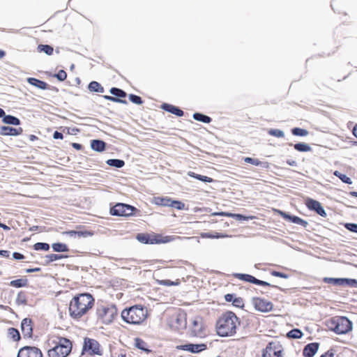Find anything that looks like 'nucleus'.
Returning a JSON list of instances; mask_svg holds the SVG:
<instances>
[{
  "mask_svg": "<svg viewBox=\"0 0 357 357\" xmlns=\"http://www.w3.org/2000/svg\"><path fill=\"white\" fill-rule=\"evenodd\" d=\"M34 250H45L47 251L50 249V245L45 243H36L34 245Z\"/></svg>",
  "mask_w": 357,
  "mask_h": 357,
  "instance_id": "nucleus-42",
  "label": "nucleus"
},
{
  "mask_svg": "<svg viewBox=\"0 0 357 357\" xmlns=\"http://www.w3.org/2000/svg\"><path fill=\"white\" fill-rule=\"evenodd\" d=\"M62 234L63 235H68L71 237H75V236H76V231H74V230L66 231L62 232Z\"/></svg>",
  "mask_w": 357,
  "mask_h": 357,
  "instance_id": "nucleus-55",
  "label": "nucleus"
},
{
  "mask_svg": "<svg viewBox=\"0 0 357 357\" xmlns=\"http://www.w3.org/2000/svg\"><path fill=\"white\" fill-rule=\"evenodd\" d=\"M72 350L71 342L64 337L60 338L57 344L47 351L49 357H66Z\"/></svg>",
  "mask_w": 357,
  "mask_h": 357,
  "instance_id": "nucleus-5",
  "label": "nucleus"
},
{
  "mask_svg": "<svg viewBox=\"0 0 357 357\" xmlns=\"http://www.w3.org/2000/svg\"><path fill=\"white\" fill-rule=\"evenodd\" d=\"M319 349L317 343H310L306 345L303 349V354L305 357H312L317 353Z\"/></svg>",
  "mask_w": 357,
  "mask_h": 357,
  "instance_id": "nucleus-20",
  "label": "nucleus"
},
{
  "mask_svg": "<svg viewBox=\"0 0 357 357\" xmlns=\"http://www.w3.org/2000/svg\"><path fill=\"white\" fill-rule=\"evenodd\" d=\"M206 326L203 319L196 316L192 319L190 326L191 335L195 337H202L205 335Z\"/></svg>",
  "mask_w": 357,
  "mask_h": 357,
  "instance_id": "nucleus-8",
  "label": "nucleus"
},
{
  "mask_svg": "<svg viewBox=\"0 0 357 357\" xmlns=\"http://www.w3.org/2000/svg\"><path fill=\"white\" fill-rule=\"evenodd\" d=\"M135 346L141 350L149 351V350L146 349L145 342H144L142 340L139 338L135 339Z\"/></svg>",
  "mask_w": 357,
  "mask_h": 357,
  "instance_id": "nucleus-41",
  "label": "nucleus"
},
{
  "mask_svg": "<svg viewBox=\"0 0 357 357\" xmlns=\"http://www.w3.org/2000/svg\"><path fill=\"white\" fill-rule=\"evenodd\" d=\"M274 211L275 213H277L278 214L280 215L285 220H289L293 223L302 225L305 227H307V222L305 220L300 218L299 217H297L295 215H290L284 213V211H282L278 209H274Z\"/></svg>",
  "mask_w": 357,
  "mask_h": 357,
  "instance_id": "nucleus-16",
  "label": "nucleus"
},
{
  "mask_svg": "<svg viewBox=\"0 0 357 357\" xmlns=\"http://www.w3.org/2000/svg\"><path fill=\"white\" fill-rule=\"evenodd\" d=\"M13 257L15 259H23L24 258V255L19 252H14Z\"/></svg>",
  "mask_w": 357,
  "mask_h": 357,
  "instance_id": "nucleus-57",
  "label": "nucleus"
},
{
  "mask_svg": "<svg viewBox=\"0 0 357 357\" xmlns=\"http://www.w3.org/2000/svg\"><path fill=\"white\" fill-rule=\"evenodd\" d=\"M151 236L144 234H139L137 236V239L143 243H151Z\"/></svg>",
  "mask_w": 357,
  "mask_h": 357,
  "instance_id": "nucleus-39",
  "label": "nucleus"
},
{
  "mask_svg": "<svg viewBox=\"0 0 357 357\" xmlns=\"http://www.w3.org/2000/svg\"><path fill=\"white\" fill-rule=\"evenodd\" d=\"M179 238L178 236H163L160 234L151 235V244L153 243H167Z\"/></svg>",
  "mask_w": 357,
  "mask_h": 357,
  "instance_id": "nucleus-17",
  "label": "nucleus"
},
{
  "mask_svg": "<svg viewBox=\"0 0 357 357\" xmlns=\"http://www.w3.org/2000/svg\"><path fill=\"white\" fill-rule=\"evenodd\" d=\"M94 299L89 294H80L70 301L68 312L73 319H79L92 308Z\"/></svg>",
  "mask_w": 357,
  "mask_h": 357,
  "instance_id": "nucleus-1",
  "label": "nucleus"
},
{
  "mask_svg": "<svg viewBox=\"0 0 357 357\" xmlns=\"http://www.w3.org/2000/svg\"><path fill=\"white\" fill-rule=\"evenodd\" d=\"M240 324L239 319L234 312H226L217 321V333L221 337L233 336L236 334Z\"/></svg>",
  "mask_w": 357,
  "mask_h": 357,
  "instance_id": "nucleus-2",
  "label": "nucleus"
},
{
  "mask_svg": "<svg viewBox=\"0 0 357 357\" xmlns=\"http://www.w3.org/2000/svg\"><path fill=\"white\" fill-rule=\"evenodd\" d=\"M110 93L114 96L121 98L126 97V95L123 91L116 88H112Z\"/></svg>",
  "mask_w": 357,
  "mask_h": 357,
  "instance_id": "nucleus-45",
  "label": "nucleus"
},
{
  "mask_svg": "<svg viewBox=\"0 0 357 357\" xmlns=\"http://www.w3.org/2000/svg\"><path fill=\"white\" fill-rule=\"evenodd\" d=\"M0 255L8 257H9V252L7 250H0Z\"/></svg>",
  "mask_w": 357,
  "mask_h": 357,
  "instance_id": "nucleus-62",
  "label": "nucleus"
},
{
  "mask_svg": "<svg viewBox=\"0 0 357 357\" xmlns=\"http://www.w3.org/2000/svg\"><path fill=\"white\" fill-rule=\"evenodd\" d=\"M17 357H43V354L37 347H24L19 350Z\"/></svg>",
  "mask_w": 357,
  "mask_h": 357,
  "instance_id": "nucleus-13",
  "label": "nucleus"
},
{
  "mask_svg": "<svg viewBox=\"0 0 357 357\" xmlns=\"http://www.w3.org/2000/svg\"><path fill=\"white\" fill-rule=\"evenodd\" d=\"M211 215L213 216H227V217H231V218H235L238 220H252L255 218L254 216H244L241 214H236V213H227V212H214L211 213Z\"/></svg>",
  "mask_w": 357,
  "mask_h": 357,
  "instance_id": "nucleus-19",
  "label": "nucleus"
},
{
  "mask_svg": "<svg viewBox=\"0 0 357 357\" xmlns=\"http://www.w3.org/2000/svg\"><path fill=\"white\" fill-rule=\"evenodd\" d=\"M129 100L132 102H133L135 104H137V105H141L142 103L141 98L139 96H135V95L130 94L129 96Z\"/></svg>",
  "mask_w": 357,
  "mask_h": 357,
  "instance_id": "nucleus-49",
  "label": "nucleus"
},
{
  "mask_svg": "<svg viewBox=\"0 0 357 357\" xmlns=\"http://www.w3.org/2000/svg\"><path fill=\"white\" fill-rule=\"evenodd\" d=\"M169 206L176 208L178 210H183L184 209L185 204L179 201L171 199V204Z\"/></svg>",
  "mask_w": 357,
  "mask_h": 357,
  "instance_id": "nucleus-47",
  "label": "nucleus"
},
{
  "mask_svg": "<svg viewBox=\"0 0 357 357\" xmlns=\"http://www.w3.org/2000/svg\"><path fill=\"white\" fill-rule=\"evenodd\" d=\"M162 108L164 109L165 110H167V111L172 113V114H176L178 116H181L183 114V112L182 110L179 109L178 108H177L173 105H171L164 104V105H162Z\"/></svg>",
  "mask_w": 357,
  "mask_h": 357,
  "instance_id": "nucleus-25",
  "label": "nucleus"
},
{
  "mask_svg": "<svg viewBox=\"0 0 357 357\" xmlns=\"http://www.w3.org/2000/svg\"><path fill=\"white\" fill-rule=\"evenodd\" d=\"M282 346L278 342H270L263 351V357H282Z\"/></svg>",
  "mask_w": 357,
  "mask_h": 357,
  "instance_id": "nucleus-9",
  "label": "nucleus"
},
{
  "mask_svg": "<svg viewBox=\"0 0 357 357\" xmlns=\"http://www.w3.org/2000/svg\"><path fill=\"white\" fill-rule=\"evenodd\" d=\"M8 333L9 337L14 341H17L20 338L19 331L13 328H9Z\"/></svg>",
  "mask_w": 357,
  "mask_h": 357,
  "instance_id": "nucleus-36",
  "label": "nucleus"
},
{
  "mask_svg": "<svg viewBox=\"0 0 357 357\" xmlns=\"http://www.w3.org/2000/svg\"><path fill=\"white\" fill-rule=\"evenodd\" d=\"M291 132L294 135H296V136L304 137V136H307L308 135V131L307 130L299 128H293Z\"/></svg>",
  "mask_w": 357,
  "mask_h": 357,
  "instance_id": "nucleus-40",
  "label": "nucleus"
},
{
  "mask_svg": "<svg viewBox=\"0 0 357 357\" xmlns=\"http://www.w3.org/2000/svg\"><path fill=\"white\" fill-rule=\"evenodd\" d=\"M146 308L141 305H134L128 309L123 310L121 316L122 319L128 324H140L147 318Z\"/></svg>",
  "mask_w": 357,
  "mask_h": 357,
  "instance_id": "nucleus-3",
  "label": "nucleus"
},
{
  "mask_svg": "<svg viewBox=\"0 0 357 357\" xmlns=\"http://www.w3.org/2000/svg\"><path fill=\"white\" fill-rule=\"evenodd\" d=\"M345 227L352 231V232H355V233H357V224H355V223H347L345 224Z\"/></svg>",
  "mask_w": 357,
  "mask_h": 357,
  "instance_id": "nucleus-51",
  "label": "nucleus"
},
{
  "mask_svg": "<svg viewBox=\"0 0 357 357\" xmlns=\"http://www.w3.org/2000/svg\"><path fill=\"white\" fill-rule=\"evenodd\" d=\"M193 118L198 121H202L206 123H208L211 122L210 117L199 113H195L193 114Z\"/></svg>",
  "mask_w": 357,
  "mask_h": 357,
  "instance_id": "nucleus-34",
  "label": "nucleus"
},
{
  "mask_svg": "<svg viewBox=\"0 0 357 357\" xmlns=\"http://www.w3.org/2000/svg\"><path fill=\"white\" fill-rule=\"evenodd\" d=\"M151 203L158 206H169L171 204V199L167 197H155L152 199Z\"/></svg>",
  "mask_w": 357,
  "mask_h": 357,
  "instance_id": "nucleus-22",
  "label": "nucleus"
},
{
  "mask_svg": "<svg viewBox=\"0 0 357 357\" xmlns=\"http://www.w3.org/2000/svg\"><path fill=\"white\" fill-rule=\"evenodd\" d=\"M244 161L247 163H250L253 165L258 166L261 164V162L257 158H252L250 157H246L244 158Z\"/></svg>",
  "mask_w": 357,
  "mask_h": 357,
  "instance_id": "nucleus-48",
  "label": "nucleus"
},
{
  "mask_svg": "<svg viewBox=\"0 0 357 357\" xmlns=\"http://www.w3.org/2000/svg\"><path fill=\"white\" fill-rule=\"evenodd\" d=\"M236 276L242 280H245L253 284L255 283L257 280L255 277L248 274H237Z\"/></svg>",
  "mask_w": 357,
  "mask_h": 357,
  "instance_id": "nucleus-37",
  "label": "nucleus"
},
{
  "mask_svg": "<svg viewBox=\"0 0 357 357\" xmlns=\"http://www.w3.org/2000/svg\"><path fill=\"white\" fill-rule=\"evenodd\" d=\"M294 149L301 152H308L312 150L310 146L306 143H298L294 145Z\"/></svg>",
  "mask_w": 357,
  "mask_h": 357,
  "instance_id": "nucleus-31",
  "label": "nucleus"
},
{
  "mask_svg": "<svg viewBox=\"0 0 357 357\" xmlns=\"http://www.w3.org/2000/svg\"><path fill=\"white\" fill-rule=\"evenodd\" d=\"M117 315V310L114 305H101L97 309V316L104 324H110Z\"/></svg>",
  "mask_w": 357,
  "mask_h": 357,
  "instance_id": "nucleus-6",
  "label": "nucleus"
},
{
  "mask_svg": "<svg viewBox=\"0 0 357 357\" xmlns=\"http://www.w3.org/2000/svg\"><path fill=\"white\" fill-rule=\"evenodd\" d=\"M55 76L59 81H64L67 77L66 73L63 70H59Z\"/></svg>",
  "mask_w": 357,
  "mask_h": 357,
  "instance_id": "nucleus-50",
  "label": "nucleus"
},
{
  "mask_svg": "<svg viewBox=\"0 0 357 357\" xmlns=\"http://www.w3.org/2000/svg\"><path fill=\"white\" fill-rule=\"evenodd\" d=\"M104 98L107 100H111L113 102H120L119 100H118L116 98H114L113 96H105Z\"/></svg>",
  "mask_w": 357,
  "mask_h": 357,
  "instance_id": "nucleus-61",
  "label": "nucleus"
},
{
  "mask_svg": "<svg viewBox=\"0 0 357 357\" xmlns=\"http://www.w3.org/2000/svg\"><path fill=\"white\" fill-rule=\"evenodd\" d=\"M272 274L274 276L282 278H287L286 275H284V273H280V272H273Z\"/></svg>",
  "mask_w": 357,
  "mask_h": 357,
  "instance_id": "nucleus-60",
  "label": "nucleus"
},
{
  "mask_svg": "<svg viewBox=\"0 0 357 357\" xmlns=\"http://www.w3.org/2000/svg\"><path fill=\"white\" fill-rule=\"evenodd\" d=\"M255 284H258V285H262V286H269L270 284L268 283L267 282H264V281H262V280H256V282L255 283Z\"/></svg>",
  "mask_w": 357,
  "mask_h": 357,
  "instance_id": "nucleus-58",
  "label": "nucleus"
},
{
  "mask_svg": "<svg viewBox=\"0 0 357 357\" xmlns=\"http://www.w3.org/2000/svg\"><path fill=\"white\" fill-rule=\"evenodd\" d=\"M340 179L345 183H347V184H351L352 183V181L351 180L350 178L347 177L345 174H342L341 176H340Z\"/></svg>",
  "mask_w": 357,
  "mask_h": 357,
  "instance_id": "nucleus-52",
  "label": "nucleus"
},
{
  "mask_svg": "<svg viewBox=\"0 0 357 357\" xmlns=\"http://www.w3.org/2000/svg\"><path fill=\"white\" fill-rule=\"evenodd\" d=\"M188 175L190 176V177H193V178H195L199 181H204V182H206V183H211L213 182V179L210 177H208V176H202V175H200V174H197L194 172H189L188 173Z\"/></svg>",
  "mask_w": 357,
  "mask_h": 357,
  "instance_id": "nucleus-30",
  "label": "nucleus"
},
{
  "mask_svg": "<svg viewBox=\"0 0 357 357\" xmlns=\"http://www.w3.org/2000/svg\"><path fill=\"white\" fill-rule=\"evenodd\" d=\"M27 82L31 85H32L38 89H42V90H45L47 88V83H45L43 81H40L39 79L33 78V77L27 78Z\"/></svg>",
  "mask_w": 357,
  "mask_h": 357,
  "instance_id": "nucleus-23",
  "label": "nucleus"
},
{
  "mask_svg": "<svg viewBox=\"0 0 357 357\" xmlns=\"http://www.w3.org/2000/svg\"><path fill=\"white\" fill-rule=\"evenodd\" d=\"M135 208L130 205L124 204H117L111 210V213L114 215L128 216L132 214Z\"/></svg>",
  "mask_w": 357,
  "mask_h": 357,
  "instance_id": "nucleus-10",
  "label": "nucleus"
},
{
  "mask_svg": "<svg viewBox=\"0 0 357 357\" xmlns=\"http://www.w3.org/2000/svg\"><path fill=\"white\" fill-rule=\"evenodd\" d=\"M93 235V233L90 231H76V236L78 238H87Z\"/></svg>",
  "mask_w": 357,
  "mask_h": 357,
  "instance_id": "nucleus-46",
  "label": "nucleus"
},
{
  "mask_svg": "<svg viewBox=\"0 0 357 357\" xmlns=\"http://www.w3.org/2000/svg\"><path fill=\"white\" fill-rule=\"evenodd\" d=\"M3 122L6 124L14 126H18L20 124V119L11 115H6L3 119Z\"/></svg>",
  "mask_w": 357,
  "mask_h": 357,
  "instance_id": "nucleus-26",
  "label": "nucleus"
},
{
  "mask_svg": "<svg viewBox=\"0 0 357 357\" xmlns=\"http://www.w3.org/2000/svg\"><path fill=\"white\" fill-rule=\"evenodd\" d=\"M83 352L89 354H100V345L98 342L93 339H85L83 346Z\"/></svg>",
  "mask_w": 357,
  "mask_h": 357,
  "instance_id": "nucleus-12",
  "label": "nucleus"
},
{
  "mask_svg": "<svg viewBox=\"0 0 357 357\" xmlns=\"http://www.w3.org/2000/svg\"><path fill=\"white\" fill-rule=\"evenodd\" d=\"M53 138L55 139H63V135L61 132L55 131L54 135H53Z\"/></svg>",
  "mask_w": 357,
  "mask_h": 357,
  "instance_id": "nucleus-59",
  "label": "nucleus"
},
{
  "mask_svg": "<svg viewBox=\"0 0 357 357\" xmlns=\"http://www.w3.org/2000/svg\"><path fill=\"white\" fill-rule=\"evenodd\" d=\"M38 50L43 52L47 55H52L53 54L54 49L50 45H39L38 46Z\"/></svg>",
  "mask_w": 357,
  "mask_h": 357,
  "instance_id": "nucleus-33",
  "label": "nucleus"
},
{
  "mask_svg": "<svg viewBox=\"0 0 357 357\" xmlns=\"http://www.w3.org/2000/svg\"><path fill=\"white\" fill-rule=\"evenodd\" d=\"M268 133L276 137H283L284 136V132L278 129H270Z\"/></svg>",
  "mask_w": 357,
  "mask_h": 357,
  "instance_id": "nucleus-44",
  "label": "nucleus"
},
{
  "mask_svg": "<svg viewBox=\"0 0 357 357\" xmlns=\"http://www.w3.org/2000/svg\"><path fill=\"white\" fill-rule=\"evenodd\" d=\"M328 328L337 334H345L353 328L352 322L345 317H334L327 324Z\"/></svg>",
  "mask_w": 357,
  "mask_h": 357,
  "instance_id": "nucleus-4",
  "label": "nucleus"
},
{
  "mask_svg": "<svg viewBox=\"0 0 357 357\" xmlns=\"http://www.w3.org/2000/svg\"><path fill=\"white\" fill-rule=\"evenodd\" d=\"M250 302L254 309L261 313L270 312L273 309V303L264 298L253 297Z\"/></svg>",
  "mask_w": 357,
  "mask_h": 357,
  "instance_id": "nucleus-7",
  "label": "nucleus"
},
{
  "mask_svg": "<svg viewBox=\"0 0 357 357\" xmlns=\"http://www.w3.org/2000/svg\"><path fill=\"white\" fill-rule=\"evenodd\" d=\"M336 280H341V278H326L325 280L328 282H330V283H333V284H339L340 285V283L336 282Z\"/></svg>",
  "mask_w": 357,
  "mask_h": 357,
  "instance_id": "nucleus-56",
  "label": "nucleus"
},
{
  "mask_svg": "<svg viewBox=\"0 0 357 357\" xmlns=\"http://www.w3.org/2000/svg\"><path fill=\"white\" fill-rule=\"evenodd\" d=\"M26 280H23V279H18V280H12L10 282V285L13 286V287H24L26 286Z\"/></svg>",
  "mask_w": 357,
  "mask_h": 357,
  "instance_id": "nucleus-43",
  "label": "nucleus"
},
{
  "mask_svg": "<svg viewBox=\"0 0 357 357\" xmlns=\"http://www.w3.org/2000/svg\"><path fill=\"white\" fill-rule=\"evenodd\" d=\"M303 333L298 329H293L287 333V336L291 338L298 339L301 338Z\"/></svg>",
  "mask_w": 357,
  "mask_h": 357,
  "instance_id": "nucleus-38",
  "label": "nucleus"
},
{
  "mask_svg": "<svg viewBox=\"0 0 357 357\" xmlns=\"http://www.w3.org/2000/svg\"><path fill=\"white\" fill-rule=\"evenodd\" d=\"M306 206L312 211H316L321 217H326V213L321 203L311 198H306L305 200Z\"/></svg>",
  "mask_w": 357,
  "mask_h": 357,
  "instance_id": "nucleus-14",
  "label": "nucleus"
},
{
  "mask_svg": "<svg viewBox=\"0 0 357 357\" xmlns=\"http://www.w3.org/2000/svg\"><path fill=\"white\" fill-rule=\"evenodd\" d=\"M335 356V351L333 350H329L327 352H326L324 354H323L321 357H334Z\"/></svg>",
  "mask_w": 357,
  "mask_h": 357,
  "instance_id": "nucleus-54",
  "label": "nucleus"
},
{
  "mask_svg": "<svg viewBox=\"0 0 357 357\" xmlns=\"http://www.w3.org/2000/svg\"><path fill=\"white\" fill-rule=\"evenodd\" d=\"M170 326L175 330H181L186 326L185 315L178 314L172 318Z\"/></svg>",
  "mask_w": 357,
  "mask_h": 357,
  "instance_id": "nucleus-15",
  "label": "nucleus"
},
{
  "mask_svg": "<svg viewBox=\"0 0 357 357\" xmlns=\"http://www.w3.org/2000/svg\"><path fill=\"white\" fill-rule=\"evenodd\" d=\"M72 146L77 150H80L82 149V145L77 143H73Z\"/></svg>",
  "mask_w": 357,
  "mask_h": 357,
  "instance_id": "nucleus-63",
  "label": "nucleus"
},
{
  "mask_svg": "<svg viewBox=\"0 0 357 357\" xmlns=\"http://www.w3.org/2000/svg\"><path fill=\"white\" fill-rule=\"evenodd\" d=\"M233 295L232 294H227L225 295V300L227 301H233Z\"/></svg>",
  "mask_w": 357,
  "mask_h": 357,
  "instance_id": "nucleus-64",
  "label": "nucleus"
},
{
  "mask_svg": "<svg viewBox=\"0 0 357 357\" xmlns=\"http://www.w3.org/2000/svg\"><path fill=\"white\" fill-rule=\"evenodd\" d=\"M106 163L109 166L115 167L117 168H121L125 165L123 160L119 159H109L106 161Z\"/></svg>",
  "mask_w": 357,
  "mask_h": 357,
  "instance_id": "nucleus-29",
  "label": "nucleus"
},
{
  "mask_svg": "<svg viewBox=\"0 0 357 357\" xmlns=\"http://www.w3.org/2000/svg\"><path fill=\"white\" fill-rule=\"evenodd\" d=\"M91 147L93 151L102 152L105 149V143L101 140L93 139L91 142Z\"/></svg>",
  "mask_w": 357,
  "mask_h": 357,
  "instance_id": "nucleus-24",
  "label": "nucleus"
},
{
  "mask_svg": "<svg viewBox=\"0 0 357 357\" xmlns=\"http://www.w3.org/2000/svg\"><path fill=\"white\" fill-rule=\"evenodd\" d=\"M31 320L28 319H24L22 321L21 328L22 333L24 336L30 337L32 334V326L31 324Z\"/></svg>",
  "mask_w": 357,
  "mask_h": 357,
  "instance_id": "nucleus-21",
  "label": "nucleus"
},
{
  "mask_svg": "<svg viewBox=\"0 0 357 357\" xmlns=\"http://www.w3.org/2000/svg\"><path fill=\"white\" fill-rule=\"evenodd\" d=\"M22 128H12L9 126H2L0 128V135L3 136H17L22 133Z\"/></svg>",
  "mask_w": 357,
  "mask_h": 357,
  "instance_id": "nucleus-18",
  "label": "nucleus"
},
{
  "mask_svg": "<svg viewBox=\"0 0 357 357\" xmlns=\"http://www.w3.org/2000/svg\"><path fill=\"white\" fill-rule=\"evenodd\" d=\"M89 89L91 91L102 93L104 91L103 87L97 82H91L89 84Z\"/></svg>",
  "mask_w": 357,
  "mask_h": 357,
  "instance_id": "nucleus-28",
  "label": "nucleus"
},
{
  "mask_svg": "<svg viewBox=\"0 0 357 357\" xmlns=\"http://www.w3.org/2000/svg\"><path fill=\"white\" fill-rule=\"evenodd\" d=\"M336 282H339L340 285H347V286L357 287V280H356L341 278V280H336Z\"/></svg>",
  "mask_w": 357,
  "mask_h": 357,
  "instance_id": "nucleus-27",
  "label": "nucleus"
},
{
  "mask_svg": "<svg viewBox=\"0 0 357 357\" xmlns=\"http://www.w3.org/2000/svg\"><path fill=\"white\" fill-rule=\"evenodd\" d=\"M156 282L158 284L165 285V286H172V285L177 286L180 284L179 280H176L175 281H171L169 280H157Z\"/></svg>",
  "mask_w": 357,
  "mask_h": 357,
  "instance_id": "nucleus-35",
  "label": "nucleus"
},
{
  "mask_svg": "<svg viewBox=\"0 0 357 357\" xmlns=\"http://www.w3.org/2000/svg\"><path fill=\"white\" fill-rule=\"evenodd\" d=\"M52 248L54 252H64L68 250L67 245L61 243H53Z\"/></svg>",
  "mask_w": 357,
  "mask_h": 357,
  "instance_id": "nucleus-32",
  "label": "nucleus"
},
{
  "mask_svg": "<svg viewBox=\"0 0 357 357\" xmlns=\"http://www.w3.org/2000/svg\"><path fill=\"white\" fill-rule=\"evenodd\" d=\"M176 349L185 351L192 354H198L207 349V346L204 343L199 344H185L176 346Z\"/></svg>",
  "mask_w": 357,
  "mask_h": 357,
  "instance_id": "nucleus-11",
  "label": "nucleus"
},
{
  "mask_svg": "<svg viewBox=\"0 0 357 357\" xmlns=\"http://www.w3.org/2000/svg\"><path fill=\"white\" fill-rule=\"evenodd\" d=\"M233 303L237 307H242L243 305V301L241 298H236L233 300Z\"/></svg>",
  "mask_w": 357,
  "mask_h": 357,
  "instance_id": "nucleus-53",
  "label": "nucleus"
}]
</instances>
